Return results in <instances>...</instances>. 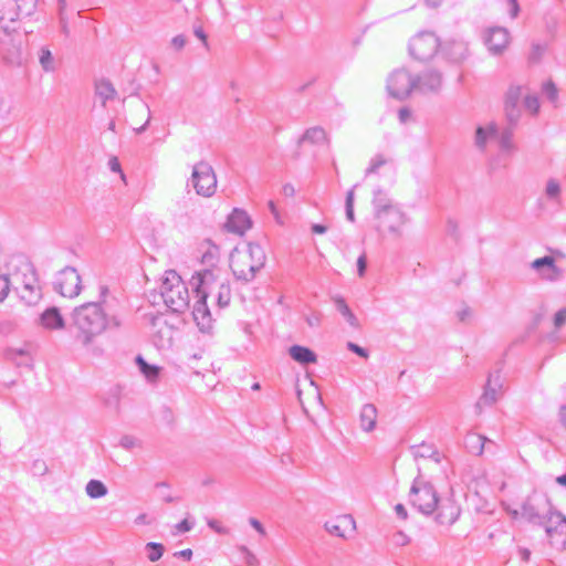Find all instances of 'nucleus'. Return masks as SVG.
Here are the masks:
<instances>
[{
    "label": "nucleus",
    "instance_id": "nucleus-39",
    "mask_svg": "<svg viewBox=\"0 0 566 566\" xmlns=\"http://www.w3.org/2000/svg\"><path fill=\"white\" fill-rule=\"evenodd\" d=\"M11 290L10 279L7 275L0 274V302L4 301Z\"/></svg>",
    "mask_w": 566,
    "mask_h": 566
},
{
    "label": "nucleus",
    "instance_id": "nucleus-41",
    "mask_svg": "<svg viewBox=\"0 0 566 566\" xmlns=\"http://www.w3.org/2000/svg\"><path fill=\"white\" fill-rule=\"evenodd\" d=\"M346 214L350 221L354 220V191L353 190H350L346 197Z\"/></svg>",
    "mask_w": 566,
    "mask_h": 566
},
{
    "label": "nucleus",
    "instance_id": "nucleus-31",
    "mask_svg": "<svg viewBox=\"0 0 566 566\" xmlns=\"http://www.w3.org/2000/svg\"><path fill=\"white\" fill-rule=\"evenodd\" d=\"M496 133L493 124L488 125L485 128L479 127L476 129V144L480 147H484L486 137H493Z\"/></svg>",
    "mask_w": 566,
    "mask_h": 566
},
{
    "label": "nucleus",
    "instance_id": "nucleus-26",
    "mask_svg": "<svg viewBox=\"0 0 566 566\" xmlns=\"http://www.w3.org/2000/svg\"><path fill=\"white\" fill-rule=\"evenodd\" d=\"M42 323L51 329L60 328L63 326V318L56 308H50L43 313Z\"/></svg>",
    "mask_w": 566,
    "mask_h": 566
},
{
    "label": "nucleus",
    "instance_id": "nucleus-64",
    "mask_svg": "<svg viewBox=\"0 0 566 566\" xmlns=\"http://www.w3.org/2000/svg\"><path fill=\"white\" fill-rule=\"evenodd\" d=\"M562 422L566 427V408H564L560 412Z\"/></svg>",
    "mask_w": 566,
    "mask_h": 566
},
{
    "label": "nucleus",
    "instance_id": "nucleus-57",
    "mask_svg": "<svg viewBox=\"0 0 566 566\" xmlns=\"http://www.w3.org/2000/svg\"><path fill=\"white\" fill-rule=\"evenodd\" d=\"M195 34L202 41V43L206 46H208L207 35L205 34V32L201 29H196Z\"/></svg>",
    "mask_w": 566,
    "mask_h": 566
},
{
    "label": "nucleus",
    "instance_id": "nucleus-33",
    "mask_svg": "<svg viewBox=\"0 0 566 566\" xmlns=\"http://www.w3.org/2000/svg\"><path fill=\"white\" fill-rule=\"evenodd\" d=\"M138 116H139L138 120H135L134 118L132 120V125L136 132H140L142 129H144V127L148 123V119H149L148 109L145 106H140L138 109Z\"/></svg>",
    "mask_w": 566,
    "mask_h": 566
},
{
    "label": "nucleus",
    "instance_id": "nucleus-16",
    "mask_svg": "<svg viewBox=\"0 0 566 566\" xmlns=\"http://www.w3.org/2000/svg\"><path fill=\"white\" fill-rule=\"evenodd\" d=\"M199 251L201 253L200 262L209 266L208 270H211L213 274H218L216 268L220 261V248L210 239H206L200 242Z\"/></svg>",
    "mask_w": 566,
    "mask_h": 566
},
{
    "label": "nucleus",
    "instance_id": "nucleus-30",
    "mask_svg": "<svg viewBox=\"0 0 566 566\" xmlns=\"http://www.w3.org/2000/svg\"><path fill=\"white\" fill-rule=\"evenodd\" d=\"M86 493L93 497H101L107 493L106 486L97 480H91L86 485Z\"/></svg>",
    "mask_w": 566,
    "mask_h": 566
},
{
    "label": "nucleus",
    "instance_id": "nucleus-43",
    "mask_svg": "<svg viewBox=\"0 0 566 566\" xmlns=\"http://www.w3.org/2000/svg\"><path fill=\"white\" fill-rule=\"evenodd\" d=\"M546 192L549 197H558L559 192H560V187L558 185V182L556 180H549L547 182V188H546Z\"/></svg>",
    "mask_w": 566,
    "mask_h": 566
},
{
    "label": "nucleus",
    "instance_id": "nucleus-23",
    "mask_svg": "<svg viewBox=\"0 0 566 566\" xmlns=\"http://www.w3.org/2000/svg\"><path fill=\"white\" fill-rule=\"evenodd\" d=\"M377 409L374 405L367 403L359 413V424L366 432L371 431L376 426Z\"/></svg>",
    "mask_w": 566,
    "mask_h": 566
},
{
    "label": "nucleus",
    "instance_id": "nucleus-46",
    "mask_svg": "<svg viewBox=\"0 0 566 566\" xmlns=\"http://www.w3.org/2000/svg\"><path fill=\"white\" fill-rule=\"evenodd\" d=\"M506 4H507V12H509L510 17L511 18L517 17L518 11H520L517 0H506Z\"/></svg>",
    "mask_w": 566,
    "mask_h": 566
},
{
    "label": "nucleus",
    "instance_id": "nucleus-9",
    "mask_svg": "<svg viewBox=\"0 0 566 566\" xmlns=\"http://www.w3.org/2000/svg\"><path fill=\"white\" fill-rule=\"evenodd\" d=\"M440 48V41L432 32H420L415 34L408 44L409 53L419 61H427L433 57Z\"/></svg>",
    "mask_w": 566,
    "mask_h": 566
},
{
    "label": "nucleus",
    "instance_id": "nucleus-13",
    "mask_svg": "<svg viewBox=\"0 0 566 566\" xmlns=\"http://www.w3.org/2000/svg\"><path fill=\"white\" fill-rule=\"evenodd\" d=\"M412 460L419 471H434L440 463L439 452L424 442L411 446Z\"/></svg>",
    "mask_w": 566,
    "mask_h": 566
},
{
    "label": "nucleus",
    "instance_id": "nucleus-32",
    "mask_svg": "<svg viewBox=\"0 0 566 566\" xmlns=\"http://www.w3.org/2000/svg\"><path fill=\"white\" fill-rule=\"evenodd\" d=\"M96 92L103 98V101L113 98L115 96L114 87L106 81H101L97 83Z\"/></svg>",
    "mask_w": 566,
    "mask_h": 566
},
{
    "label": "nucleus",
    "instance_id": "nucleus-45",
    "mask_svg": "<svg viewBox=\"0 0 566 566\" xmlns=\"http://www.w3.org/2000/svg\"><path fill=\"white\" fill-rule=\"evenodd\" d=\"M109 167L113 171L118 172L120 175L122 180L126 182V177L122 171L120 164L117 157L114 156L109 159Z\"/></svg>",
    "mask_w": 566,
    "mask_h": 566
},
{
    "label": "nucleus",
    "instance_id": "nucleus-1",
    "mask_svg": "<svg viewBox=\"0 0 566 566\" xmlns=\"http://www.w3.org/2000/svg\"><path fill=\"white\" fill-rule=\"evenodd\" d=\"M497 491L500 506L512 522L533 523L542 517L543 509L527 488L502 480Z\"/></svg>",
    "mask_w": 566,
    "mask_h": 566
},
{
    "label": "nucleus",
    "instance_id": "nucleus-50",
    "mask_svg": "<svg viewBox=\"0 0 566 566\" xmlns=\"http://www.w3.org/2000/svg\"><path fill=\"white\" fill-rule=\"evenodd\" d=\"M342 313L347 316L348 321L350 322L352 325H357V319L356 317L354 316V314L350 312V310L348 308V306L346 304H343L342 307Z\"/></svg>",
    "mask_w": 566,
    "mask_h": 566
},
{
    "label": "nucleus",
    "instance_id": "nucleus-37",
    "mask_svg": "<svg viewBox=\"0 0 566 566\" xmlns=\"http://www.w3.org/2000/svg\"><path fill=\"white\" fill-rule=\"evenodd\" d=\"M488 438L476 434L471 438L470 440V448L472 451H474L476 454H482L484 450V446L488 442Z\"/></svg>",
    "mask_w": 566,
    "mask_h": 566
},
{
    "label": "nucleus",
    "instance_id": "nucleus-6",
    "mask_svg": "<svg viewBox=\"0 0 566 566\" xmlns=\"http://www.w3.org/2000/svg\"><path fill=\"white\" fill-rule=\"evenodd\" d=\"M440 85V76L436 73L427 74L417 81L406 70H397L388 78V90L395 97H406L413 90H434Z\"/></svg>",
    "mask_w": 566,
    "mask_h": 566
},
{
    "label": "nucleus",
    "instance_id": "nucleus-27",
    "mask_svg": "<svg viewBox=\"0 0 566 566\" xmlns=\"http://www.w3.org/2000/svg\"><path fill=\"white\" fill-rule=\"evenodd\" d=\"M303 140L314 145H322L327 143V135L323 128L312 127L306 130Z\"/></svg>",
    "mask_w": 566,
    "mask_h": 566
},
{
    "label": "nucleus",
    "instance_id": "nucleus-25",
    "mask_svg": "<svg viewBox=\"0 0 566 566\" xmlns=\"http://www.w3.org/2000/svg\"><path fill=\"white\" fill-rule=\"evenodd\" d=\"M217 276V283L211 285V294H213L214 291H217V298L220 306H227L230 303L231 300V292L230 287L223 283V281L220 279L218 274H214Z\"/></svg>",
    "mask_w": 566,
    "mask_h": 566
},
{
    "label": "nucleus",
    "instance_id": "nucleus-35",
    "mask_svg": "<svg viewBox=\"0 0 566 566\" xmlns=\"http://www.w3.org/2000/svg\"><path fill=\"white\" fill-rule=\"evenodd\" d=\"M148 553V559L150 562H157L161 558L164 554V546L159 543H148L147 544Z\"/></svg>",
    "mask_w": 566,
    "mask_h": 566
},
{
    "label": "nucleus",
    "instance_id": "nucleus-7",
    "mask_svg": "<svg viewBox=\"0 0 566 566\" xmlns=\"http://www.w3.org/2000/svg\"><path fill=\"white\" fill-rule=\"evenodd\" d=\"M165 305L172 312L181 313L189 306V291L181 276L174 270L165 272L160 289Z\"/></svg>",
    "mask_w": 566,
    "mask_h": 566
},
{
    "label": "nucleus",
    "instance_id": "nucleus-29",
    "mask_svg": "<svg viewBox=\"0 0 566 566\" xmlns=\"http://www.w3.org/2000/svg\"><path fill=\"white\" fill-rule=\"evenodd\" d=\"M521 94H522L521 87H518V86L511 87L509 90L506 97H505V106H506V111L510 115H512L514 113V111L516 109Z\"/></svg>",
    "mask_w": 566,
    "mask_h": 566
},
{
    "label": "nucleus",
    "instance_id": "nucleus-8",
    "mask_svg": "<svg viewBox=\"0 0 566 566\" xmlns=\"http://www.w3.org/2000/svg\"><path fill=\"white\" fill-rule=\"evenodd\" d=\"M439 494L436 489L423 481H416L409 494L410 504L422 514L433 513L439 505Z\"/></svg>",
    "mask_w": 566,
    "mask_h": 566
},
{
    "label": "nucleus",
    "instance_id": "nucleus-40",
    "mask_svg": "<svg viewBox=\"0 0 566 566\" xmlns=\"http://www.w3.org/2000/svg\"><path fill=\"white\" fill-rule=\"evenodd\" d=\"M525 106L532 114H537L539 111V102L536 96H527L525 98Z\"/></svg>",
    "mask_w": 566,
    "mask_h": 566
},
{
    "label": "nucleus",
    "instance_id": "nucleus-56",
    "mask_svg": "<svg viewBox=\"0 0 566 566\" xmlns=\"http://www.w3.org/2000/svg\"><path fill=\"white\" fill-rule=\"evenodd\" d=\"M268 206H269V208H270V210H271L272 214L274 216V218H275L276 222H277V223H282L281 216H280V213H279V211H277L276 206L274 205V202H273V201H269Z\"/></svg>",
    "mask_w": 566,
    "mask_h": 566
},
{
    "label": "nucleus",
    "instance_id": "nucleus-15",
    "mask_svg": "<svg viewBox=\"0 0 566 566\" xmlns=\"http://www.w3.org/2000/svg\"><path fill=\"white\" fill-rule=\"evenodd\" d=\"M19 0H10L3 3L0 10V20L2 22H14L20 18L22 11L30 13L34 8V0H25L18 4Z\"/></svg>",
    "mask_w": 566,
    "mask_h": 566
},
{
    "label": "nucleus",
    "instance_id": "nucleus-22",
    "mask_svg": "<svg viewBox=\"0 0 566 566\" xmlns=\"http://www.w3.org/2000/svg\"><path fill=\"white\" fill-rule=\"evenodd\" d=\"M532 268L535 270H541L542 268H546L545 271L542 272L541 276L545 280H556L559 276V270L555 265V260L552 256H544L536 259L532 262Z\"/></svg>",
    "mask_w": 566,
    "mask_h": 566
},
{
    "label": "nucleus",
    "instance_id": "nucleus-63",
    "mask_svg": "<svg viewBox=\"0 0 566 566\" xmlns=\"http://www.w3.org/2000/svg\"><path fill=\"white\" fill-rule=\"evenodd\" d=\"M556 482L562 485V486H565L566 488V474H563L560 476H557L556 478Z\"/></svg>",
    "mask_w": 566,
    "mask_h": 566
},
{
    "label": "nucleus",
    "instance_id": "nucleus-18",
    "mask_svg": "<svg viewBox=\"0 0 566 566\" xmlns=\"http://www.w3.org/2000/svg\"><path fill=\"white\" fill-rule=\"evenodd\" d=\"M485 43L493 53H501L510 43L509 32L503 28H493L488 31Z\"/></svg>",
    "mask_w": 566,
    "mask_h": 566
},
{
    "label": "nucleus",
    "instance_id": "nucleus-47",
    "mask_svg": "<svg viewBox=\"0 0 566 566\" xmlns=\"http://www.w3.org/2000/svg\"><path fill=\"white\" fill-rule=\"evenodd\" d=\"M348 348L363 358H368V353L365 348L358 346L355 343H348Z\"/></svg>",
    "mask_w": 566,
    "mask_h": 566
},
{
    "label": "nucleus",
    "instance_id": "nucleus-5",
    "mask_svg": "<svg viewBox=\"0 0 566 566\" xmlns=\"http://www.w3.org/2000/svg\"><path fill=\"white\" fill-rule=\"evenodd\" d=\"M17 300L22 307H32L42 300V286L36 269L30 262H22L17 270Z\"/></svg>",
    "mask_w": 566,
    "mask_h": 566
},
{
    "label": "nucleus",
    "instance_id": "nucleus-4",
    "mask_svg": "<svg viewBox=\"0 0 566 566\" xmlns=\"http://www.w3.org/2000/svg\"><path fill=\"white\" fill-rule=\"evenodd\" d=\"M196 302L192 308V316L201 331H209L212 327V317L207 306V297L211 294V285L217 283V276L211 270H201L192 276Z\"/></svg>",
    "mask_w": 566,
    "mask_h": 566
},
{
    "label": "nucleus",
    "instance_id": "nucleus-62",
    "mask_svg": "<svg viewBox=\"0 0 566 566\" xmlns=\"http://www.w3.org/2000/svg\"><path fill=\"white\" fill-rule=\"evenodd\" d=\"M398 536H399V542L398 543L400 545H406V544L409 543V538H408V536L406 534L399 533Z\"/></svg>",
    "mask_w": 566,
    "mask_h": 566
},
{
    "label": "nucleus",
    "instance_id": "nucleus-58",
    "mask_svg": "<svg viewBox=\"0 0 566 566\" xmlns=\"http://www.w3.org/2000/svg\"><path fill=\"white\" fill-rule=\"evenodd\" d=\"M178 555H179V556H181V557H184L185 559L189 560V559H191V557H192V551H191V549H189V548H187V549L180 551V552L178 553Z\"/></svg>",
    "mask_w": 566,
    "mask_h": 566
},
{
    "label": "nucleus",
    "instance_id": "nucleus-44",
    "mask_svg": "<svg viewBox=\"0 0 566 566\" xmlns=\"http://www.w3.org/2000/svg\"><path fill=\"white\" fill-rule=\"evenodd\" d=\"M543 53L544 48H542L538 44H535L532 46L528 57L532 62H537L542 57Z\"/></svg>",
    "mask_w": 566,
    "mask_h": 566
},
{
    "label": "nucleus",
    "instance_id": "nucleus-21",
    "mask_svg": "<svg viewBox=\"0 0 566 566\" xmlns=\"http://www.w3.org/2000/svg\"><path fill=\"white\" fill-rule=\"evenodd\" d=\"M298 399L306 412L308 409L318 407L321 402L318 389L313 384L298 389Z\"/></svg>",
    "mask_w": 566,
    "mask_h": 566
},
{
    "label": "nucleus",
    "instance_id": "nucleus-38",
    "mask_svg": "<svg viewBox=\"0 0 566 566\" xmlns=\"http://www.w3.org/2000/svg\"><path fill=\"white\" fill-rule=\"evenodd\" d=\"M543 92H544V94L547 95L549 101H552L553 103L557 102L558 88L552 80H548L543 84Z\"/></svg>",
    "mask_w": 566,
    "mask_h": 566
},
{
    "label": "nucleus",
    "instance_id": "nucleus-20",
    "mask_svg": "<svg viewBox=\"0 0 566 566\" xmlns=\"http://www.w3.org/2000/svg\"><path fill=\"white\" fill-rule=\"evenodd\" d=\"M177 323L178 319L176 317H171L167 314H160L154 318L153 326L158 336L170 338L174 332L178 328Z\"/></svg>",
    "mask_w": 566,
    "mask_h": 566
},
{
    "label": "nucleus",
    "instance_id": "nucleus-28",
    "mask_svg": "<svg viewBox=\"0 0 566 566\" xmlns=\"http://www.w3.org/2000/svg\"><path fill=\"white\" fill-rule=\"evenodd\" d=\"M136 363L140 368L143 375L150 381L157 380L160 368L155 365H149L142 356L136 357Z\"/></svg>",
    "mask_w": 566,
    "mask_h": 566
},
{
    "label": "nucleus",
    "instance_id": "nucleus-12",
    "mask_svg": "<svg viewBox=\"0 0 566 566\" xmlns=\"http://www.w3.org/2000/svg\"><path fill=\"white\" fill-rule=\"evenodd\" d=\"M192 186L196 192L203 197L212 196L217 190V176L212 167L206 163H199L192 171Z\"/></svg>",
    "mask_w": 566,
    "mask_h": 566
},
{
    "label": "nucleus",
    "instance_id": "nucleus-55",
    "mask_svg": "<svg viewBox=\"0 0 566 566\" xmlns=\"http://www.w3.org/2000/svg\"><path fill=\"white\" fill-rule=\"evenodd\" d=\"M250 524L259 532L261 535H265V530L262 524L256 518H250Z\"/></svg>",
    "mask_w": 566,
    "mask_h": 566
},
{
    "label": "nucleus",
    "instance_id": "nucleus-10",
    "mask_svg": "<svg viewBox=\"0 0 566 566\" xmlns=\"http://www.w3.org/2000/svg\"><path fill=\"white\" fill-rule=\"evenodd\" d=\"M55 291L65 298H74L82 291V279L73 266H66L57 272L54 280Z\"/></svg>",
    "mask_w": 566,
    "mask_h": 566
},
{
    "label": "nucleus",
    "instance_id": "nucleus-42",
    "mask_svg": "<svg viewBox=\"0 0 566 566\" xmlns=\"http://www.w3.org/2000/svg\"><path fill=\"white\" fill-rule=\"evenodd\" d=\"M387 214H390L396 221H398L400 219L398 211H396L389 207L379 209L377 212V218L381 221L384 219V217Z\"/></svg>",
    "mask_w": 566,
    "mask_h": 566
},
{
    "label": "nucleus",
    "instance_id": "nucleus-51",
    "mask_svg": "<svg viewBox=\"0 0 566 566\" xmlns=\"http://www.w3.org/2000/svg\"><path fill=\"white\" fill-rule=\"evenodd\" d=\"M357 266H358V274H359V276H364L365 271H366V266H367L366 255L365 254H363V255H360L358 258Z\"/></svg>",
    "mask_w": 566,
    "mask_h": 566
},
{
    "label": "nucleus",
    "instance_id": "nucleus-34",
    "mask_svg": "<svg viewBox=\"0 0 566 566\" xmlns=\"http://www.w3.org/2000/svg\"><path fill=\"white\" fill-rule=\"evenodd\" d=\"M459 516V507L454 504L450 505L449 512L444 513L443 511L439 513V520L441 523L452 524L457 521Z\"/></svg>",
    "mask_w": 566,
    "mask_h": 566
},
{
    "label": "nucleus",
    "instance_id": "nucleus-2",
    "mask_svg": "<svg viewBox=\"0 0 566 566\" xmlns=\"http://www.w3.org/2000/svg\"><path fill=\"white\" fill-rule=\"evenodd\" d=\"M106 327V316L97 303L77 307L73 315V335L82 345H90Z\"/></svg>",
    "mask_w": 566,
    "mask_h": 566
},
{
    "label": "nucleus",
    "instance_id": "nucleus-59",
    "mask_svg": "<svg viewBox=\"0 0 566 566\" xmlns=\"http://www.w3.org/2000/svg\"><path fill=\"white\" fill-rule=\"evenodd\" d=\"M520 554H521V557H522V559H523L524 562L530 560V557H531V552H530V549H527V548H521V549H520Z\"/></svg>",
    "mask_w": 566,
    "mask_h": 566
},
{
    "label": "nucleus",
    "instance_id": "nucleus-24",
    "mask_svg": "<svg viewBox=\"0 0 566 566\" xmlns=\"http://www.w3.org/2000/svg\"><path fill=\"white\" fill-rule=\"evenodd\" d=\"M291 357L300 364H315L317 357L313 350L307 347L294 345L290 348Z\"/></svg>",
    "mask_w": 566,
    "mask_h": 566
},
{
    "label": "nucleus",
    "instance_id": "nucleus-60",
    "mask_svg": "<svg viewBox=\"0 0 566 566\" xmlns=\"http://www.w3.org/2000/svg\"><path fill=\"white\" fill-rule=\"evenodd\" d=\"M312 231L317 234H322L326 231V228L322 224H314Z\"/></svg>",
    "mask_w": 566,
    "mask_h": 566
},
{
    "label": "nucleus",
    "instance_id": "nucleus-49",
    "mask_svg": "<svg viewBox=\"0 0 566 566\" xmlns=\"http://www.w3.org/2000/svg\"><path fill=\"white\" fill-rule=\"evenodd\" d=\"M171 44L176 50H181L186 45V38L184 35H176L172 38Z\"/></svg>",
    "mask_w": 566,
    "mask_h": 566
},
{
    "label": "nucleus",
    "instance_id": "nucleus-54",
    "mask_svg": "<svg viewBox=\"0 0 566 566\" xmlns=\"http://www.w3.org/2000/svg\"><path fill=\"white\" fill-rule=\"evenodd\" d=\"M395 512L401 521H405L407 518V510L402 504H397L395 506Z\"/></svg>",
    "mask_w": 566,
    "mask_h": 566
},
{
    "label": "nucleus",
    "instance_id": "nucleus-52",
    "mask_svg": "<svg viewBox=\"0 0 566 566\" xmlns=\"http://www.w3.org/2000/svg\"><path fill=\"white\" fill-rule=\"evenodd\" d=\"M208 525L218 533H221V534L228 533V530L224 526H222L218 521H214V520L209 521Z\"/></svg>",
    "mask_w": 566,
    "mask_h": 566
},
{
    "label": "nucleus",
    "instance_id": "nucleus-3",
    "mask_svg": "<svg viewBox=\"0 0 566 566\" xmlns=\"http://www.w3.org/2000/svg\"><path fill=\"white\" fill-rule=\"evenodd\" d=\"M265 253L254 243L234 249L230 258V268L239 280L250 281L264 266Z\"/></svg>",
    "mask_w": 566,
    "mask_h": 566
},
{
    "label": "nucleus",
    "instance_id": "nucleus-53",
    "mask_svg": "<svg viewBox=\"0 0 566 566\" xmlns=\"http://www.w3.org/2000/svg\"><path fill=\"white\" fill-rule=\"evenodd\" d=\"M190 530H191V525L188 522V520H184L176 525V531L178 533H186V532H189Z\"/></svg>",
    "mask_w": 566,
    "mask_h": 566
},
{
    "label": "nucleus",
    "instance_id": "nucleus-61",
    "mask_svg": "<svg viewBox=\"0 0 566 566\" xmlns=\"http://www.w3.org/2000/svg\"><path fill=\"white\" fill-rule=\"evenodd\" d=\"M247 552V558H248V563L251 564V565H254L256 564V557L248 549H244Z\"/></svg>",
    "mask_w": 566,
    "mask_h": 566
},
{
    "label": "nucleus",
    "instance_id": "nucleus-11",
    "mask_svg": "<svg viewBox=\"0 0 566 566\" xmlns=\"http://www.w3.org/2000/svg\"><path fill=\"white\" fill-rule=\"evenodd\" d=\"M548 543L552 548L557 553L566 552V517L558 513L553 512L548 516L545 526Z\"/></svg>",
    "mask_w": 566,
    "mask_h": 566
},
{
    "label": "nucleus",
    "instance_id": "nucleus-19",
    "mask_svg": "<svg viewBox=\"0 0 566 566\" xmlns=\"http://www.w3.org/2000/svg\"><path fill=\"white\" fill-rule=\"evenodd\" d=\"M501 384H492L491 379L488 380L486 386L479 401L476 402L478 413H481L484 408L494 405L501 395Z\"/></svg>",
    "mask_w": 566,
    "mask_h": 566
},
{
    "label": "nucleus",
    "instance_id": "nucleus-36",
    "mask_svg": "<svg viewBox=\"0 0 566 566\" xmlns=\"http://www.w3.org/2000/svg\"><path fill=\"white\" fill-rule=\"evenodd\" d=\"M553 331L556 332L566 325V307L559 308L552 318Z\"/></svg>",
    "mask_w": 566,
    "mask_h": 566
},
{
    "label": "nucleus",
    "instance_id": "nucleus-17",
    "mask_svg": "<svg viewBox=\"0 0 566 566\" xmlns=\"http://www.w3.org/2000/svg\"><path fill=\"white\" fill-rule=\"evenodd\" d=\"M251 227V221L247 212L234 209L227 218L224 229L233 234H243Z\"/></svg>",
    "mask_w": 566,
    "mask_h": 566
},
{
    "label": "nucleus",
    "instance_id": "nucleus-14",
    "mask_svg": "<svg viewBox=\"0 0 566 566\" xmlns=\"http://www.w3.org/2000/svg\"><path fill=\"white\" fill-rule=\"evenodd\" d=\"M325 527L331 534L346 538L354 534L356 523L350 515L340 514L327 521Z\"/></svg>",
    "mask_w": 566,
    "mask_h": 566
},
{
    "label": "nucleus",
    "instance_id": "nucleus-48",
    "mask_svg": "<svg viewBox=\"0 0 566 566\" xmlns=\"http://www.w3.org/2000/svg\"><path fill=\"white\" fill-rule=\"evenodd\" d=\"M40 62L44 69L49 70L52 62V55L50 51H43L40 57Z\"/></svg>",
    "mask_w": 566,
    "mask_h": 566
}]
</instances>
